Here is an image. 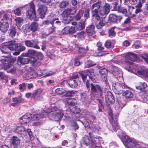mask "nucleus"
<instances>
[{"label": "nucleus", "mask_w": 148, "mask_h": 148, "mask_svg": "<svg viewBox=\"0 0 148 148\" xmlns=\"http://www.w3.org/2000/svg\"><path fill=\"white\" fill-rule=\"evenodd\" d=\"M64 111L62 109L58 108L56 106L52 107L51 110L49 108L45 109L42 112V114H35L33 116L34 119L40 120L41 119L44 118L45 115L48 114L50 112H52V115H49L48 117L51 119H54L55 121H58L60 120L64 115Z\"/></svg>", "instance_id": "nucleus-1"}, {"label": "nucleus", "mask_w": 148, "mask_h": 148, "mask_svg": "<svg viewBox=\"0 0 148 148\" xmlns=\"http://www.w3.org/2000/svg\"><path fill=\"white\" fill-rule=\"evenodd\" d=\"M122 142L126 148H144L143 143L123 134Z\"/></svg>", "instance_id": "nucleus-2"}, {"label": "nucleus", "mask_w": 148, "mask_h": 148, "mask_svg": "<svg viewBox=\"0 0 148 148\" xmlns=\"http://www.w3.org/2000/svg\"><path fill=\"white\" fill-rule=\"evenodd\" d=\"M114 106V107L116 112V117H115L111 116L110 122V123L112 126L113 130L116 131L119 128L117 121V117L119 115V112L125 105L122 103L121 101H118L117 103H115Z\"/></svg>", "instance_id": "nucleus-3"}, {"label": "nucleus", "mask_w": 148, "mask_h": 148, "mask_svg": "<svg viewBox=\"0 0 148 148\" xmlns=\"http://www.w3.org/2000/svg\"><path fill=\"white\" fill-rule=\"evenodd\" d=\"M30 9L26 13L27 18L30 20H34L35 21L38 20V17L36 16L35 10V6L33 2H31L29 5Z\"/></svg>", "instance_id": "nucleus-4"}, {"label": "nucleus", "mask_w": 148, "mask_h": 148, "mask_svg": "<svg viewBox=\"0 0 148 148\" xmlns=\"http://www.w3.org/2000/svg\"><path fill=\"white\" fill-rule=\"evenodd\" d=\"M126 88L128 87L124 83L121 84L119 83H116L113 84L112 86V88L114 92L117 94L122 93L123 89Z\"/></svg>", "instance_id": "nucleus-5"}, {"label": "nucleus", "mask_w": 148, "mask_h": 148, "mask_svg": "<svg viewBox=\"0 0 148 148\" xmlns=\"http://www.w3.org/2000/svg\"><path fill=\"white\" fill-rule=\"evenodd\" d=\"M14 131L16 133L22 134L24 136L26 135L27 133L28 134L31 140H32L34 138L32 136V132L30 129H27L26 131L23 127L20 126L16 127L14 130Z\"/></svg>", "instance_id": "nucleus-6"}, {"label": "nucleus", "mask_w": 148, "mask_h": 148, "mask_svg": "<svg viewBox=\"0 0 148 148\" xmlns=\"http://www.w3.org/2000/svg\"><path fill=\"white\" fill-rule=\"evenodd\" d=\"M89 134L91 139L90 140V139L88 136H85L82 139L81 143L84 145H85L86 146H89L91 148H92L94 145V144L93 143L92 139L94 138H97L98 136H93L91 133H89Z\"/></svg>", "instance_id": "nucleus-7"}, {"label": "nucleus", "mask_w": 148, "mask_h": 148, "mask_svg": "<svg viewBox=\"0 0 148 148\" xmlns=\"http://www.w3.org/2000/svg\"><path fill=\"white\" fill-rule=\"evenodd\" d=\"M92 16L97 19L95 22V25L97 28L98 29H101L104 25V23L103 20L100 19L99 15L98 14L97 9H96L92 12Z\"/></svg>", "instance_id": "nucleus-8"}, {"label": "nucleus", "mask_w": 148, "mask_h": 148, "mask_svg": "<svg viewBox=\"0 0 148 148\" xmlns=\"http://www.w3.org/2000/svg\"><path fill=\"white\" fill-rule=\"evenodd\" d=\"M142 6V4L141 2H139L136 6V9L134 7L130 6H128V12H127L130 14H132L133 16H134L135 13L137 14L139 13L141 11V8Z\"/></svg>", "instance_id": "nucleus-9"}, {"label": "nucleus", "mask_w": 148, "mask_h": 148, "mask_svg": "<svg viewBox=\"0 0 148 148\" xmlns=\"http://www.w3.org/2000/svg\"><path fill=\"white\" fill-rule=\"evenodd\" d=\"M111 71L113 75L117 78L118 80H123V74L121 70L116 66H113L111 68Z\"/></svg>", "instance_id": "nucleus-10"}, {"label": "nucleus", "mask_w": 148, "mask_h": 148, "mask_svg": "<svg viewBox=\"0 0 148 148\" xmlns=\"http://www.w3.org/2000/svg\"><path fill=\"white\" fill-rule=\"evenodd\" d=\"M32 118V114L27 113L20 118L19 122L21 124H26L30 121L31 120Z\"/></svg>", "instance_id": "nucleus-11"}, {"label": "nucleus", "mask_w": 148, "mask_h": 148, "mask_svg": "<svg viewBox=\"0 0 148 148\" xmlns=\"http://www.w3.org/2000/svg\"><path fill=\"white\" fill-rule=\"evenodd\" d=\"M91 94L94 95L100 94L101 95L102 89L98 85H94L91 84Z\"/></svg>", "instance_id": "nucleus-12"}, {"label": "nucleus", "mask_w": 148, "mask_h": 148, "mask_svg": "<svg viewBox=\"0 0 148 148\" xmlns=\"http://www.w3.org/2000/svg\"><path fill=\"white\" fill-rule=\"evenodd\" d=\"M56 93L59 95H62L66 96H70L71 95V91H67L65 89L61 88H58L55 90Z\"/></svg>", "instance_id": "nucleus-13"}, {"label": "nucleus", "mask_w": 148, "mask_h": 148, "mask_svg": "<svg viewBox=\"0 0 148 148\" xmlns=\"http://www.w3.org/2000/svg\"><path fill=\"white\" fill-rule=\"evenodd\" d=\"M125 58L129 60L126 59L125 62L129 64H131L132 63V61H134L136 60V56L134 53H128L126 54Z\"/></svg>", "instance_id": "nucleus-14"}, {"label": "nucleus", "mask_w": 148, "mask_h": 148, "mask_svg": "<svg viewBox=\"0 0 148 148\" xmlns=\"http://www.w3.org/2000/svg\"><path fill=\"white\" fill-rule=\"evenodd\" d=\"M76 10L77 9L73 7L66 9L62 13V16H66L70 14H73L76 12Z\"/></svg>", "instance_id": "nucleus-15"}, {"label": "nucleus", "mask_w": 148, "mask_h": 148, "mask_svg": "<svg viewBox=\"0 0 148 148\" xmlns=\"http://www.w3.org/2000/svg\"><path fill=\"white\" fill-rule=\"evenodd\" d=\"M92 140L94 144L92 148H102L100 145L101 143L103 142L101 138L98 136L97 138H93Z\"/></svg>", "instance_id": "nucleus-16"}, {"label": "nucleus", "mask_w": 148, "mask_h": 148, "mask_svg": "<svg viewBox=\"0 0 148 148\" xmlns=\"http://www.w3.org/2000/svg\"><path fill=\"white\" fill-rule=\"evenodd\" d=\"M42 90L41 89H38L35 90L32 94L33 97L37 101L41 100L42 97L41 95Z\"/></svg>", "instance_id": "nucleus-17"}, {"label": "nucleus", "mask_w": 148, "mask_h": 148, "mask_svg": "<svg viewBox=\"0 0 148 148\" xmlns=\"http://www.w3.org/2000/svg\"><path fill=\"white\" fill-rule=\"evenodd\" d=\"M128 71L136 75H143L145 76H148V69H144L140 71H136L134 69H132V70L128 69Z\"/></svg>", "instance_id": "nucleus-18"}, {"label": "nucleus", "mask_w": 148, "mask_h": 148, "mask_svg": "<svg viewBox=\"0 0 148 148\" xmlns=\"http://www.w3.org/2000/svg\"><path fill=\"white\" fill-rule=\"evenodd\" d=\"M136 87L137 89L140 90L141 91L148 92V86L145 82L139 83Z\"/></svg>", "instance_id": "nucleus-19"}, {"label": "nucleus", "mask_w": 148, "mask_h": 148, "mask_svg": "<svg viewBox=\"0 0 148 148\" xmlns=\"http://www.w3.org/2000/svg\"><path fill=\"white\" fill-rule=\"evenodd\" d=\"M47 10V7L43 5H41L39 6L38 12L40 18H42L44 17Z\"/></svg>", "instance_id": "nucleus-20"}, {"label": "nucleus", "mask_w": 148, "mask_h": 148, "mask_svg": "<svg viewBox=\"0 0 148 148\" xmlns=\"http://www.w3.org/2000/svg\"><path fill=\"white\" fill-rule=\"evenodd\" d=\"M110 10V5L108 3L105 4L104 7L99 11V13L101 15H103L107 14Z\"/></svg>", "instance_id": "nucleus-21"}, {"label": "nucleus", "mask_w": 148, "mask_h": 148, "mask_svg": "<svg viewBox=\"0 0 148 148\" xmlns=\"http://www.w3.org/2000/svg\"><path fill=\"white\" fill-rule=\"evenodd\" d=\"M95 27L93 25H90L87 27L86 29V32L87 33L88 36L89 37L93 36L95 34L94 31Z\"/></svg>", "instance_id": "nucleus-22"}, {"label": "nucleus", "mask_w": 148, "mask_h": 148, "mask_svg": "<svg viewBox=\"0 0 148 148\" xmlns=\"http://www.w3.org/2000/svg\"><path fill=\"white\" fill-rule=\"evenodd\" d=\"M6 46H7L9 49L11 50H16L17 44L15 41L12 40L8 42H5Z\"/></svg>", "instance_id": "nucleus-23"}, {"label": "nucleus", "mask_w": 148, "mask_h": 148, "mask_svg": "<svg viewBox=\"0 0 148 148\" xmlns=\"http://www.w3.org/2000/svg\"><path fill=\"white\" fill-rule=\"evenodd\" d=\"M36 41L33 40H27L25 42V45L27 47H33L37 49H39V47L36 44Z\"/></svg>", "instance_id": "nucleus-24"}, {"label": "nucleus", "mask_w": 148, "mask_h": 148, "mask_svg": "<svg viewBox=\"0 0 148 148\" xmlns=\"http://www.w3.org/2000/svg\"><path fill=\"white\" fill-rule=\"evenodd\" d=\"M20 140L17 137L13 136L11 139L10 142L14 148L18 147L20 143Z\"/></svg>", "instance_id": "nucleus-25"}, {"label": "nucleus", "mask_w": 148, "mask_h": 148, "mask_svg": "<svg viewBox=\"0 0 148 148\" xmlns=\"http://www.w3.org/2000/svg\"><path fill=\"white\" fill-rule=\"evenodd\" d=\"M85 21H81L77 23L76 25L74 27L76 31H79L84 29L85 27Z\"/></svg>", "instance_id": "nucleus-26"}, {"label": "nucleus", "mask_w": 148, "mask_h": 148, "mask_svg": "<svg viewBox=\"0 0 148 148\" xmlns=\"http://www.w3.org/2000/svg\"><path fill=\"white\" fill-rule=\"evenodd\" d=\"M13 103L11 104L13 106H15L18 103H20L24 101V99L22 98L21 96H20L18 97H16L13 98Z\"/></svg>", "instance_id": "nucleus-27"}, {"label": "nucleus", "mask_w": 148, "mask_h": 148, "mask_svg": "<svg viewBox=\"0 0 148 148\" xmlns=\"http://www.w3.org/2000/svg\"><path fill=\"white\" fill-rule=\"evenodd\" d=\"M105 98L107 101H108L111 103H113L114 102V97L110 92H107L105 96Z\"/></svg>", "instance_id": "nucleus-28"}, {"label": "nucleus", "mask_w": 148, "mask_h": 148, "mask_svg": "<svg viewBox=\"0 0 148 148\" xmlns=\"http://www.w3.org/2000/svg\"><path fill=\"white\" fill-rule=\"evenodd\" d=\"M65 102L66 103H67L68 105L71 106H74L77 103V101L74 98L68 97L66 98Z\"/></svg>", "instance_id": "nucleus-29"}, {"label": "nucleus", "mask_w": 148, "mask_h": 148, "mask_svg": "<svg viewBox=\"0 0 148 148\" xmlns=\"http://www.w3.org/2000/svg\"><path fill=\"white\" fill-rule=\"evenodd\" d=\"M0 21H7L8 22H12V19L9 18L8 15L6 14H3L2 12H0Z\"/></svg>", "instance_id": "nucleus-30"}, {"label": "nucleus", "mask_w": 148, "mask_h": 148, "mask_svg": "<svg viewBox=\"0 0 148 148\" xmlns=\"http://www.w3.org/2000/svg\"><path fill=\"white\" fill-rule=\"evenodd\" d=\"M107 72V70L105 69H101L99 71L101 77L103 81H105L106 80Z\"/></svg>", "instance_id": "nucleus-31"}, {"label": "nucleus", "mask_w": 148, "mask_h": 148, "mask_svg": "<svg viewBox=\"0 0 148 148\" xmlns=\"http://www.w3.org/2000/svg\"><path fill=\"white\" fill-rule=\"evenodd\" d=\"M68 84L72 88H76L78 86V84L76 80L72 79H71L68 81Z\"/></svg>", "instance_id": "nucleus-32"}, {"label": "nucleus", "mask_w": 148, "mask_h": 148, "mask_svg": "<svg viewBox=\"0 0 148 148\" xmlns=\"http://www.w3.org/2000/svg\"><path fill=\"white\" fill-rule=\"evenodd\" d=\"M63 18L62 20V23L64 24L69 23L72 19V17L69 15L66 16H62Z\"/></svg>", "instance_id": "nucleus-33"}, {"label": "nucleus", "mask_w": 148, "mask_h": 148, "mask_svg": "<svg viewBox=\"0 0 148 148\" xmlns=\"http://www.w3.org/2000/svg\"><path fill=\"white\" fill-rule=\"evenodd\" d=\"M18 63L20 62L21 64H26L29 62V59L28 58H21V57H18Z\"/></svg>", "instance_id": "nucleus-34"}, {"label": "nucleus", "mask_w": 148, "mask_h": 148, "mask_svg": "<svg viewBox=\"0 0 148 148\" xmlns=\"http://www.w3.org/2000/svg\"><path fill=\"white\" fill-rule=\"evenodd\" d=\"M86 74L88 75L90 79L93 82H94V80H93V77L94 75V69H91L86 71Z\"/></svg>", "instance_id": "nucleus-35"}, {"label": "nucleus", "mask_w": 148, "mask_h": 148, "mask_svg": "<svg viewBox=\"0 0 148 148\" xmlns=\"http://www.w3.org/2000/svg\"><path fill=\"white\" fill-rule=\"evenodd\" d=\"M16 22V25L17 28L20 29L23 23V19L20 17H17L14 20Z\"/></svg>", "instance_id": "nucleus-36"}, {"label": "nucleus", "mask_w": 148, "mask_h": 148, "mask_svg": "<svg viewBox=\"0 0 148 148\" xmlns=\"http://www.w3.org/2000/svg\"><path fill=\"white\" fill-rule=\"evenodd\" d=\"M26 79H28L32 78H35L38 77L36 73L31 72L29 73L26 75Z\"/></svg>", "instance_id": "nucleus-37"}, {"label": "nucleus", "mask_w": 148, "mask_h": 148, "mask_svg": "<svg viewBox=\"0 0 148 148\" xmlns=\"http://www.w3.org/2000/svg\"><path fill=\"white\" fill-rule=\"evenodd\" d=\"M36 52L35 51L32 49L28 50L27 53L23 54V56H27L29 57H33L36 54Z\"/></svg>", "instance_id": "nucleus-38"}, {"label": "nucleus", "mask_w": 148, "mask_h": 148, "mask_svg": "<svg viewBox=\"0 0 148 148\" xmlns=\"http://www.w3.org/2000/svg\"><path fill=\"white\" fill-rule=\"evenodd\" d=\"M38 27V24L36 22L32 23L29 27V29L33 32L36 31Z\"/></svg>", "instance_id": "nucleus-39"}, {"label": "nucleus", "mask_w": 148, "mask_h": 148, "mask_svg": "<svg viewBox=\"0 0 148 148\" xmlns=\"http://www.w3.org/2000/svg\"><path fill=\"white\" fill-rule=\"evenodd\" d=\"M79 74L81 76L83 81L84 82H86V86L87 88L88 89L90 87V85L88 81V80H87L86 81V78L87 77V75H85L84 74H83L82 73V72L79 73Z\"/></svg>", "instance_id": "nucleus-40"}, {"label": "nucleus", "mask_w": 148, "mask_h": 148, "mask_svg": "<svg viewBox=\"0 0 148 148\" xmlns=\"http://www.w3.org/2000/svg\"><path fill=\"white\" fill-rule=\"evenodd\" d=\"M82 14H84V17L87 19L89 16V9L82 8L81 9Z\"/></svg>", "instance_id": "nucleus-41"}, {"label": "nucleus", "mask_w": 148, "mask_h": 148, "mask_svg": "<svg viewBox=\"0 0 148 148\" xmlns=\"http://www.w3.org/2000/svg\"><path fill=\"white\" fill-rule=\"evenodd\" d=\"M96 65L94 63L90 60H87L85 63L84 68H88Z\"/></svg>", "instance_id": "nucleus-42"}, {"label": "nucleus", "mask_w": 148, "mask_h": 148, "mask_svg": "<svg viewBox=\"0 0 148 148\" xmlns=\"http://www.w3.org/2000/svg\"><path fill=\"white\" fill-rule=\"evenodd\" d=\"M110 21L113 23H117V16L114 14H111L109 16Z\"/></svg>", "instance_id": "nucleus-43"}, {"label": "nucleus", "mask_w": 148, "mask_h": 148, "mask_svg": "<svg viewBox=\"0 0 148 148\" xmlns=\"http://www.w3.org/2000/svg\"><path fill=\"white\" fill-rule=\"evenodd\" d=\"M69 3L67 1H63L60 2L59 7L61 8H64L69 5Z\"/></svg>", "instance_id": "nucleus-44"}, {"label": "nucleus", "mask_w": 148, "mask_h": 148, "mask_svg": "<svg viewBox=\"0 0 148 148\" xmlns=\"http://www.w3.org/2000/svg\"><path fill=\"white\" fill-rule=\"evenodd\" d=\"M25 49V47L22 45L20 44H17V48L16 50L19 51L20 52L24 51Z\"/></svg>", "instance_id": "nucleus-45"}, {"label": "nucleus", "mask_w": 148, "mask_h": 148, "mask_svg": "<svg viewBox=\"0 0 148 148\" xmlns=\"http://www.w3.org/2000/svg\"><path fill=\"white\" fill-rule=\"evenodd\" d=\"M124 95L126 97L128 98H131L133 97V94L132 93L130 90H126L124 93Z\"/></svg>", "instance_id": "nucleus-46"}, {"label": "nucleus", "mask_w": 148, "mask_h": 148, "mask_svg": "<svg viewBox=\"0 0 148 148\" xmlns=\"http://www.w3.org/2000/svg\"><path fill=\"white\" fill-rule=\"evenodd\" d=\"M16 33V29L14 27H12L10 29V37H13L14 36Z\"/></svg>", "instance_id": "nucleus-47"}, {"label": "nucleus", "mask_w": 148, "mask_h": 148, "mask_svg": "<svg viewBox=\"0 0 148 148\" xmlns=\"http://www.w3.org/2000/svg\"><path fill=\"white\" fill-rule=\"evenodd\" d=\"M101 2L100 1H99L97 2L96 3L93 4L91 6V8L92 9H93L94 8H96L95 9V10L96 9H97L98 12V9H99V8H100V5H101Z\"/></svg>", "instance_id": "nucleus-48"}, {"label": "nucleus", "mask_w": 148, "mask_h": 148, "mask_svg": "<svg viewBox=\"0 0 148 148\" xmlns=\"http://www.w3.org/2000/svg\"><path fill=\"white\" fill-rule=\"evenodd\" d=\"M115 28V27H113L110 29L109 30V36L111 37H114L116 34V33L114 30Z\"/></svg>", "instance_id": "nucleus-49"}, {"label": "nucleus", "mask_w": 148, "mask_h": 148, "mask_svg": "<svg viewBox=\"0 0 148 148\" xmlns=\"http://www.w3.org/2000/svg\"><path fill=\"white\" fill-rule=\"evenodd\" d=\"M36 73L38 77L41 76L45 77V70H38L36 72Z\"/></svg>", "instance_id": "nucleus-50"}, {"label": "nucleus", "mask_w": 148, "mask_h": 148, "mask_svg": "<svg viewBox=\"0 0 148 148\" xmlns=\"http://www.w3.org/2000/svg\"><path fill=\"white\" fill-rule=\"evenodd\" d=\"M57 20V19L56 18L55 19H53L52 21L51 22L50 21H48L46 20L44 21L43 22V23L44 24H51L52 25V27H53L54 22L55 21H56V20Z\"/></svg>", "instance_id": "nucleus-51"}, {"label": "nucleus", "mask_w": 148, "mask_h": 148, "mask_svg": "<svg viewBox=\"0 0 148 148\" xmlns=\"http://www.w3.org/2000/svg\"><path fill=\"white\" fill-rule=\"evenodd\" d=\"M70 29L69 26H66L63 29L62 31V33L64 34H69V30Z\"/></svg>", "instance_id": "nucleus-52"}, {"label": "nucleus", "mask_w": 148, "mask_h": 148, "mask_svg": "<svg viewBox=\"0 0 148 148\" xmlns=\"http://www.w3.org/2000/svg\"><path fill=\"white\" fill-rule=\"evenodd\" d=\"M80 95L81 97V100L82 101H85L87 99V95L86 93L82 92L81 93Z\"/></svg>", "instance_id": "nucleus-53"}, {"label": "nucleus", "mask_w": 148, "mask_h": 148, "mask_svg": "<svg viewBox=\"0 0 148 148\" xmlns=\"http://www.w3.org/2000/svg\"><path fill=\"white\" fill-rule=\"evenodd\" d=\"M83 16L82 12L81 10H80L78 13L75 17V18L77 20H78L80 19L82 16Z\"/></svg>", "instance_id": "nucleus-54"}, {"label": "nucleus", "mask_w": 148, "mask_h": 148, "mask_svg": "<svg viewBox=\"0 0 148 148\" xmlns=\"http://www.w3.org/2000/svg\"><path fill=\"white\" fill-rule=\"evenodd\" d=\"M79 47H75V49H76V50H78V51L80 53H85L86 52V50L84 48L82 47L79 48Z\"/></svg>", "instance_id": "nucleus-55"}, {"label": "nucleus", "mask_w": 148, "mask_h": 148, "mask_svg": "<svg viewBox=\"0 0 148 148\" xmlns=\"http://www.w3.org/2000/svg\"><path fill=\"white\" fill-rule=\"evenodd\" d=\"M45 77H47L48 76L51 75L55 73V72L51 71H47V70H45Z\"/></svg>", "instance_id": "nucleus-56"}, {"label": "nucleus", "mask_w": 148, "mask_h": 148, "mask_svg": "<svg viewBox=\"0 0 148 148\" xmlns=\"http://www.w3.org/2000/svg\"><path fill=\"white\" fill-rule=\"evenodd\" d=\"M105 46L107 48H109L111 47V42L110 40L107 41L105 44Z\"/></svg>", "instance_id": "nucleus-57"}, {"label": "nucleus", "mask_w": 148, "mask_h": 148, "mask_svg": "<svg viewBox=\"0 0 148 148\" xmlns=\"http://www.w3.org/2000/svg\"><path fill=\"white\" fill-rule=\"evenodd\" d=\"M83 114V116L86 118V120L88 119L89 118V117H90V113L86 111L85 112H84Z\"/></svg>", "instance_id": "nucleus-58"}, {"label": "nucleus", "mask_w": 148, "mask_h": 148, "mask_svg": "<svg viewBox=\"0 0 148 148\" xmlns=\"http://www.w3.org/2000/svg\"><path fill=\"white\" fill-rule=\"evenodd\" d=\"M119 11L125 14L127 12V9L124 8L123 7H120L119 9Z\"/></svg>", "instance_id": "nucleus-59"}, {"label": "nucleus", "mask_w": 148, "mask_h": 148, "mask_svg": "<svg viewBox=\"0 0 148 148\" xmlns=\"http://www.w3.org/2000/svg\"><path fill=\"white\" fill-rule=\"evenodd\" d=\"M82 123L84 125L85 127L88 128L90 127L88 121H85L82 122Z\"/></svg>", "instance_id": "nucleus-60"}, {"label": "nucleus", "mask_w": 148, "mask_h": 148, "mask_svg": "<svg viewBox=\"0 0 148 148\" xmlns=\"http://www.w3.org/2000/svg\"><path fill=\"white\" fill-rule=\"evenodd\" d=\"M125 2L129 1V3L131 4H135L137 2L138 0H124Z\"/></svg>", "instance_id": "nucleus-61"}, {"label": "nucleus", "mask_w": 148, "mask_h": 148, "mask_svg": "<svg viewBox=\"0 0 148 148\" xmlns=\"http://www.w3.org/2000/svg\"><path fill=\"white\" fill-rule=\"evenodd\" d=\"M76 30L74 27H70L69 30V34H73L76 32Z\"/></svg>", "instance_id": "nucleus-62"}, {"label": "nucleus", "mask_w": 148, "mask_h": 148, "mask_svg": "<svg viewBox=\"0 0 148 148\" xmlns=\"http://www.w3.org/2000/svg\"><path fill=\"white\" fill-rule=\"evenodd\" d=\"M29 62H30L31 63H34L37 61L36 59L35 58L33 57H30L29 59Z\"/></svg>", "instance_id": "nucleus-63"}, {"label": "nucleus", "mask_w": 148, "mask_h": 148, "mask_svg": "<svg viewBox=\"0 0 148 148\" xmlns=\"http://www.w3.org/2000/svg\"><path fill=\"white\" fill-rule=\"evenodd\" d=\"M19 89L22 90H25V86L24 83H23L19 85Z\"/></svg>", "instance_id": "nucleus-64"}]
</instances>
